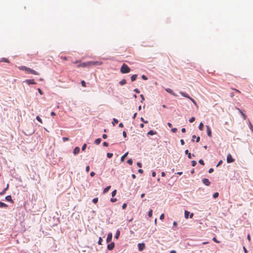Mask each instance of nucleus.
Wrapping results in <instances>:
<instances>
[{
  "instance_id": "6e6d98bb",
  "label": "nucleus",
  "mask_w": 253,
  "mask_h": 253,
  "mask_svg": "<svg viewBox=\"0 0 253 253\" xmlns=\"http://www.w3.org/2000/svg\"><path fill=\"white\" fill-rule=\"evenodd\" d=\"M94 175H95V172H93V171L91 172H90V175L91 177L94 176Z\"/></svg>"
},
{
  "instance_id": "dca6fc26",
  "label": "nucleus",
  "mask_w": 253,
  "mask_h": 253,
  "mask_svg": "<svg viewBox=\"0 0 253 253\" xmlns=\"http://www.w3.org/2000/svg\"><path fill=\"white\" fill-rule=\"evenodd\" d=\"M128 152L126 153L124 155H123L121 157V161L124 162L125 158L127 156Z\"/></svg>"
},
{
  "instance_id": "6e6552de",
  "label": "nucleus",
  "mask_w": 253,
  "mask_h": 253,
  "mask_svg": "<svg viewBox=\"0 0 253 253\" xmlns=\"http://www.w3.org/2000/svg\"><path fill=\"white\" fill-rule=\"evenodd\" d=\"M115 247V244L113 242L111 243L110 244H108L107 246V249L111 251Z\"/></svg>"
},
{
  "instance_id": "f8f14e48",
  "label": "nucleus",
  "mask_w": 253,
  "mask_h": 253,
  "mask_svg": "<svg viewBox=\"0 0 253 253\" xmlns=\"http://www.w3.org/2000/svg\"><path fill=\"white\" fill-rule=\"evenodd\" d=\"M112 239V234L111 233H109L106 239L107 243H109L111 242Z\"/></svg>"
},
{
  "instance_id": "8fccbe9b",
  "label": "nucleus",
  "mask_w": 253,
  "mask_h": 253,
  "mask_svg": "<svg viewBox=\"0 0 253 253\" xmlns=\"http://www.w3.org/2000/svg\"><path fill=\"white\" fill-rule=\"evenodd\" d=\"M38 91H39V92L40 93V94H41V95L43 94V92L42 91V90L40 88H38Z\"/></svg>"
},
{
  "instance_id": "4be33fe9",
  "label": "nucleus",
  "mask_w": 253,
  "mask_h": 253,
  "mask_svg": "<svg viewBox=\"0 0 253 253\" xmlns=\"http://www.w3.org/2000/svg\"><path fill=\"white\" fill-rule=\"evenodd\" d=\"M156 133H157V132H156V131H154L153 130H150V131H149L148 132L147 134H148V135H153L156 134Z\"/></svg>"
},
{
  "instance_id": "2f4dec72",
  "label": "nucleus",
  "mask_w": 253,
  "mask_h": 253,
  "mask_svg": "<svg viewBox=\"0 0 253 253\" xmlns=\"http://www.w3.org/2000/svg\"><path fill=\"white\" fill-rule=\"evenodd\" d=\"M127 163L130 165H131L132 164V163H133V161H132V159H129L127 161Z\"/></svg>"
},
{
  "instance_id": "37998d69",
  "label": "nucleus",
  "mask_w": 253,
  "mask_h": 253,
  "mask_svg": "<svg viewBox=\"0 0 253 253\" xmlns=\"http://www.w3.org/2000/svg\"><path fill=\"white\" fill-rule=\"evenodd\" d=\"M86 147V144H84L83 145V147H82V150L84 151Z\"/></svg>"
},
{
  "instance_id": "39448f33",
  "label": "nucleus",
  "mask_w": 253,
  "mask_h": 253,
  "mask_svg": "<svg viewBox=\"0 0 253 253\" xmlns=\"http://www.w3.org/2000/svg\"><path fill=\"white\" fill-rule=\"evenodd\" d=\"M235 161V160L232 157L230 154H228L227 156V162L228 163H231Z\"/></svg>"
},
{
  "instance_id": "0e129e2a",
  "label": "nucleus",
  "mask_w": 253,
  "mask_h": 253,
  "mask_svg": "<svg viewBox=\"0 0 253 253\" xmlns=\"http://www.w3.org/2000/svg\"><path fill=\"white\" fill-rule=\"evenodd\" d=\"M213 169L212 168H211L209 170V173H211L213 171Z\"/></svg>"
},
{
  "instance_id": "412c9836",
  "label": "nucleus",
  "mask_w": 253,
  "mask_h": 253,
  "mask_svg": "<svg viewBox=\"0 0 253 253\" xmlns=\"http://www.w3.org/2000/svg\"><path fill=\"white\" fill-rule=\"evenodd\" d=\"M126 80L125 79H123L122 80H121L119 84H120V85H123L124 84H126Z\"/></svg>"
},
{
  "instance_id": "6ab92c4d",
  "label": "nucleus",
  "mask_w": 253,
  "mask_h": 253,
  "mask_svg": "<svg viewBox=\"0 0 253 253\" xmlns=\"http://www.w3.org/2000/svg\"><path fill=\"white\" fill-rule=\"evenodd\" d=\"M185 153L186 154L188 155V157L189 159H191V158H192L191 154L189 152L188 150H186L185 151Z\"/></svg>"
},
{
  "instance_id": "1a4fd4ad",
  "label": "nucleus",
  "mask_w": 253,
  "mask_h": 253,
  "mask_svg": "<svg viewBox=\"0 0 253 253\" xmlns=\"http://www.w3.org/2000/svg\"><path fill=\"white\" fill-rule=\"evenodd\" d=\"M91 63H90L91 66L93 65H101L102 63L100 61H90Z\"/></svg>"
},
{
  "instance_id": "72a5a7b5",
  "label": "nucleus",
  "mask_w": 253,
  "mask_h": 253,
  "mask_svg": "<svg viewBox=\"0 0 253 253\" xmlns=\"http://www.w3.org/2000/svg\"><path fill=\"white\" fill-rule=\"evenodd\" d=\"M218 195L219 194L218 192H215V193L213 194V197L214 198H216L218 196Z\"/></svg>"
},
{
  "instance_id": "f257e3e1",
  "label": "nucleus",
  "mask_w": 253,
  "mask_h": 253,
  "mask_svg": "<svg viewBox=\"0 0 253 253\" xmlns=\"http://www.w3.org/2000/svg\"><path fill=\"white\" fill-rule=\"evenodd\" d=\"M18 68L20 70L25 71V72L29 74H32L35 75H39V73L37 71L30 68L27 67L25 66H19L18 67Z\"/></svg>"
},
{
  "instance_id": "20e7f679",
  "label": "nucleus",
  "mask_w": 253,
  "mask_h": 253,
  "mask_svg": "<svg viewBox=\"0 0 253 253\" xmlns=\"http://www.w3.org/2000/svg\"><path fill=\"white\" fill-rule=\"evenodd\" d=\"M90 63H91L90 61H88L86 62H84V63H82L81 64L78 65L77 67H85L87 66H91Z\"/></svg>"
},
{
  "instance_id": "f704fd0d",
  "label": "nucleus",
  "mask_w": 253,
  "mask_h": 253,
  "mask_svg": "<svg viewBox=\"0 0 253 253\" xmlns=\"http://www.w3.org/2000/svg\"><path fill=\"white\" fill-rule=\"evenodd\" d=\"M98 201V198H94V199H93L92 202H93L94 204H96V203H97Z\"/></svg>"
},
{
  "instance_id": "f03ea898",
  "label": "nucleus",
  "mask_w": 253,
  "mask_h": 253,
  "mask_svg": "<svg viewBox=\"0 0 253 253\" xmlns=\"http://www.w3.org/2000/svg\"><path fill=\"white\" fill-rule=\"evenodd\" d=\"M120 71L122 74H126L130 72V69L126 64H123L121 68Z\"/></svg>"
},
{
  "instance_id": "aec40b11",
  "label": "nucleus",
  "mask_w": 253,
  "mask_h": 253,
  "mask_svg": "<svg viewBox=\"0 0 253 253\" xmlns=\"http://www.w3.org/2000/svg\"><path fill=\"white\" fill-rule=\"evenodd\" d=\"M101 141V138H97L95 140V143L96 144V145H99L100 142Z\"/></svg>"
},
{
  "instance_id": "b1692460",
  "label": "nucleus",
  "mask_w": 253,
  "mask_h": 253,
  "mask_svg": "<svg viewBox=\"0 0 253 253\" xmlns=\"http://www.w3.org/2000/svg\"><path fill=\"white\" fill-rule=\"evenodd\" d=\"M110 188H111V186H107V187H106V188L104 189V190H103V193H107V192L109 190V189H110Z\"/></svg>"
},
{
  "instance_id": "774afa93",
  "label": "nucleus",
  "mask_w": 253,
  "mask_h": 253,
  "mask_svg": "<svg viewBox=\"0 0 253 253\" xmlns=\"http://www.w3.org/2000/svg\"><path fill=\"white\" fill-rule=\"evenodd\" d=\"M152 175L153 177H155L156 176V172L155 171H153L152 173Z\"/></svg>"
},
{
  "instance_id": "c756f323",
  "label": "nucleus",
  "mask_w": 253,
  "mask_h": 253,
  "mask_svg": "<svg viewBox=\"0 0 253 253\" xmlns=\"http://www.w3.org/2000/svg\"><path fill=\"white\" fill-rule=\"evenodd\" d=\"M36 119L40 122L41 123V124H42V120L41 119V118L38 116H37L36 117Z\"/></svg>"
},
{
  "instance_id": "4c0bfd02",
  "label": "nucleus",
  "mask_w": 253,
  "mask_h": 253,
  "mask_svg": "<svg viewBox=\"0 0 253 253\" xmlns=\"http://www.w3.org/2000/svg\"><path fill=\"white\" fill-rule=\"evenodd\" d=\"M195 118H194V117H192V118H191L189 119V122H190V123H193V122H194L195 121Z\"/></svg>"
},
{
  "instance_id": "e2e57ef3",
  "label": "nucleus",
  "mask_w": 253,
  "mask_h": 253,
  "mask_svg": "<svg viewBox=\"0 0 253 253\" xmlns=\"http://www.w3.org/2000/svg\"><path fill=\"white\" fill-rule=\"evenodd\" d=\"M63 140L64 141H68L69 140V138L68 137H63Z\"/></svg>"
},
{
  "instance_id": "a878e982",
  "label": "nucleus",
  "mask_w": 253,
  "mask_h": 253,
  "mask_svg": "<svg viewBox=\"0 0 253 253\" xmlns=\"http://www.w3.org/2000/svg\"><path fill=\"white\" fill-rule=\"evenodd\" d=\"M189 213H190V212L189 211H185L184 216H185V218H188V216H189Z\"/></svg>"
},
{
  "instance_id": "338daca9",
  "label": "nucleus",
  "mask_w": 253,
  "mask_h": 253,
  "mask_svg": "<svg viewBox=\"0 0 253 253\" xmlns=\"http://www.w3.org/2000/svg\"><path fill=\"white\" fill-rule=\"evenodd\" d=\"M138 171L140 173H143V170L142 169H139Z\"/></svg>"
},
{
  "instance_id": "2eb2a0df",
  "label": "nucleus",
  "mask_w": 253,
  "mask_h": 253,
  "mask_svg": "<svg viewBox=\"0 0 253 253\" xmlns=\"http://www.w3.org/2000/svg\"><path fill=\"white\" fill-rule=\"evenodd\" d=\"M238 110H239V111L240 112V113H241V116H242L243 118L244 119V120H246V118H247V116L246 115L241 111V110L239 108H238Z\"/></svg>"
},
{
  "instance_id": "ddd939ff",
  "label": "nucleus",
  "mask_w": 253,
  "mask_h": 253,
  "mask_svg": "<svg viewBox=\"0 0 253 253\" xmlns=\"http://www.w3.org/2000/svg\"><path fill=\"white\" fill-rule=\"evenodd\" d=\"M166 91L167 92H168V93L172 94V95L174 96H176L177 95L175 94V93L170 88H166Z\"/></svg>"
},
{
  "instance_id": "7ed1b4c3",
  "label": "nucleus",
  "mask_w": 253,
  "mask_h": 253,
  "mask_svg": "<svg viewBox=\"0 0 253 253\" xmlns=\"http://www.w3.org/2000/svg\"><path fill=\"white\" fill-rule=\"evenodd\" d=\"M179 93L182 96L186 97V98H188L189 99H190L193 103V104L195 105V106L197 107V108L198 107V106L196 102L195 101V100L193 98H192V97H191L189 95H188L187 93L183 92H181V91L179 92Z\"/></svg>"
},
{
  "instance_id": "7c9ffc66",
  "label": "nucleus",
  "mask_w": 253,
  "mask_h": 253,
  "mask_svg": "<svg viewBox=\"0 0 253 253\" xmlns=\"http://www.w3.org/2000/svg\"><path fill=\"white\" fill-rule=\"evenodd\" d=\"M1 61L2 62H6V63L9 62V60L5 58H2L1 60Z\"/></svg>"
},
{
  "instance_id": "9b49d317",
  "label": "nucleus",
  "mask_w": 253,
  "mask_h": 253,
  "mask_svg": "<svg viewBox=\"0 0 253 253\" xmlns=\"http://www.w3.org/2000/svg\"><path fill=\"white\" fill-rule=\"evenodd\" d=\"M206 127H207L208 135L209 137H211L212 135H211V131L210 127L209 126H206Z\"/></svg>"
},
{
  "instance_id": "e433bc0d",
  "label": "nucleus",
  "mask_w": 253,
  "mask_h": 253,
  "mask_svg": "<svg viewBox=\"0 0 253 253\" xmlns=\"http://www.w3.org/2000/svg\"><path fill=\"white\" fill-rule=\"evenodd\" d=\"M107 156L108 158H111L113 156V154L111 153H108Z\"/></svg>"
},
{
  "instance_id": "58836bf2",
  "label": "nucleus",
  "mask_w": 253,
  "mask_h": 253,
  "mask_svg": "<svg viewBox=\"0 0 253 253\" xmlns=\"http://www.w3.org/2000/svg\"><path fill=\"white\" fill-rule=\"evenodd\" d=\"M81 84H82L83 86H84V87H85L86 86V84H85V82L84 81H81Z\"/></svg>"
},
{
  "instance_id": "79ce46f5",
  "label": "nucleus",
  "mask_w": 253,
  "mask_h": 253,
  "mask_svg": "<svg viewBox=\"0 0 253 253\" xmlns=\"http://www.w3.org/2000/svg\"><path fill=\"white\" fill-rule=\"evenodd\" d=\"M102 239H101V237H99V241H98V244L99 245H101L102 244Z\"/></svg>"
},
{
  "instance_id": "5701e85b",
  "label": "nucleus",
  "mask_w": 253,
  "mask_h": 253,
  "mask_svg": "<svg viewBox=\"0 0 253 253\" xmlns=\"http://www.w3.org/2000/svg\"><path fill=\"white\" fill-rule=\"evenodd\" d=\"M136 78H137V75H133L131 77V80L132 82H134V81L136 80Z\"/></svg>"
},
{
  "instance_id": "9d476101",
  "label": "nucleus",
  "mask_w": 253,
  "mask_h": 253,
  "mask_svg": "<svg viewBox=\"0 0 253 253\" xmlns=\"http://www.w3.org/2000/svg\"><path fill=\"white\" fill-rule=\"evenodd\" d=\"M203 183L205 184L206 186H209L210 185L211 182L207 178H204L202 180Z\"/></svg>"
},
{
  "instance_id": "680f3d73",
  "label": "nucleus",
  "mask_w": 253,
  "mask_h": 253,
  "mask_svg": "<svg viewBox=\"0 0 253 253\" xmlns=\"http://www.w3.org/2000/svg\"><path fill=\"white\" fill-rule=\"evenodd\" d=\"M250 128L252 131H253V126L251 123H250Z\"/></svg>"
},
{
  "instance_id": "13d9d810",
  "label": "nucleus",
  "mask_w": 253,
  "mask_h": 253,
  "mask_svg": "<svg viewBox=\"0 0 253 253\" xmlns=\"http://www.w3.org/2000/svg\"><path fill=\"white\" fill-rule=\"evenodd\" d=\"M103 144V146H106V147L108 146V143L106 142H104Z\"/></svg>"
},
{
  "instance_id": "09e8293b",
  "label": "nucleus",
  "mask_w": 253,
  "mask_h": 253,
  "mask_svg": "<svg viewBox=\"0 0 253 253\" xmlns=\"http://www.w3.org/2000/svg\"><path fill=\"white\" fill-rule=\"evenodd\" d=\"M126 206H127L126 204V203H124V204L123 205V206H122V208H123V209H125L126 208Z\"/></svg>"
},
{
  "instance_id": "cd10ccee",
  "label": "nucleus",
  "mask_w": 253,
  "mask_h": 253,
  "mask_svg": "<svg viewBox=\"0 0 253 253\" xmlns=\"http://www.w3.org/2000/svg\"><path fill=\"white\" fill-rule=\"evenodd\" d=\"M118 123V120L115 118L113 119L112 124L114 126L116 124H117Z\"/></svg>"
},
{
  "instance_id": "473e14b6",
  "label": "nucleus",
  "mask_w": 253,
  "mask_h": 253,
  "mask_svg": "<svg viewBox=\"0 0 253 253\" xmlns=\"http://www.w3.org/2000/svg\"><path fill=\"white\" fill-rule=\"evenodd\" d=\"M152 212H153V211L152 210H150L148 212V216L151 217H152Z\"/></svg>"
},
{
  "instance_id": "a18cd8bd",
  "label": "nucleus",
  "mask_w": 253,
  "mask_h": 253,
  "mask_svg": "<svg viewBox=\"0 0 253 253\" xmlns=\"http://www.w3.org/2000/svg\"><path fill=\"white\" fill-rule=\"evenodd\" d=\"M140 120L141 121H142L143 123H144L145 124L148 123V121H145L144 119H143V118H142V117L141 118Z\"/></svg>"
},
{
  "instance_id": "69168bd1",
  "label": "nucleus",
  "mask_w": 253,
  "mask_h": 253,
  "mask_svg": "<svg viewBox=\"0 0 253 253\" xmlns=\"http://www.w3.org/2000/svg\"><path fill=\"white\" fill-rule=\"evenodd\" d=\"M102 137L103 139H106L107 137V135L105 134H103Z\"/></svg>"
},
{
  "instance_id": "423d86ee",
  "label": "nucleus",
  "mask_w": 253,
  "mask_h": 253,
  "mask_svg": "<svg viewBox=\"0 0 253 253\" xmlns=\"http://www.w3.org/2000/svg\"><path fill=\"white\" fill-rule=\"evenodd\" d=\"M138 249L140 251H143L145 248V246L144 243L138 244Z\"/></svg>"
},
{
  "instance_id": "c03bdc74",
  "label": "nucleus",
  "mask_w": 253,
  "mask_h": 253,
  "mask_svg": "<svg viewBox=\"0 0 253 253\" xmlns=\"http://www.w3.org/2000/svg\"><path fill=\"white\" fill-rule=\"evenodd\" d=\"M164 217H165L164 214H163H163H162L160 215V219L161 220H163V219H164Z\"/></svg>"
},
{
  "instance_id": "393cba45",
  "label": "nucleus",
  "mask_w": 253,
  "mask_h": 253,
  "mask_svg": "<svg viewBox=\"0 0 253 253\" xmlns=\"http://www.w3.org/2000/svg\"><path fill=\"white\" fill-rule=\"evenodd\" d=\"M120 235V230H118L116 232V235L115 236V238H116V239H118L119 236Z\"/></svg>"
},
{
  "instance_id": "a19ab883",
  "label": "nucleus",
  "mask_w": 253,
  "mask_h": 253,
  "mask_svg": "<svg viewBox=\"0 0 253 253\" xmlns=\"http://www.w3.org/2000/svg\"><path fill=\"white\" fill-rule=\"evenodd\" d=\"M199 163L202 165H205V163H204V162L203 160H200L199 161Z\"/></svg>"
},
{
  "instance_id": "f3484780",
  "label": "nucleus",
  "mask_w": 253,
  "mask_h": 253,
  "mask_svg": "<svg viewBox=\"0 0 253 253\" xmlns=\"http://www.w3.org/2000/svg\"><path fill=\"white\" fill-rule=\"evenodd\" d=\"M7 205L4 203L0 202V208H6Z\"/></svg>"
},
{
  "instance_id": "052dcab7",
  "label": "nucleus",
  "mask_w": 253,
  "mask_h": 253,
  "mask_svg": "<svg viewBox=\"0 0 253 253\" xmlns=\"http://www.w3.org/2000/svg\"><path fill=\"white\" fill-rule=\"evenodd\" d=\"M134 91L137 93H139L140 92L139 90L137 88L134 89Z\"/></svg>"
},
{
  "instance_id": "c85d7f7f",
  "label": "nucleus",
  "mask_w": 253,
  "mask_h": 253,
  "mask_svg": "<svg viewBox=\"0 0 253 253\" xmlns=\"http://www.w3.org/2000/svg\"><path fill=\"white\" fill-rule=\"evenodd\" d=\"M8 187V185H7L6 188H5L2 192H0V195H2L3 194H4V193L5 192V191L7 189Z\"/></svg>"
},
{
  "instance_id": "49530a36",
  "label": "nucleus",
  "mask_w": 253,
  "mask_h": 253,
  "mask_svg": "<svg viewBox=\"0 0 253 253\" xmlns=\"http://www.w3.org/2000/svg\"><path fill=\"white\" fill-rule=\"evenodd\" d=\"M177 131V128H172L171 129V131L173 133H175Z\"/></svg>"
},
{
  "instance_id": "864d4df0",
  "label": "nucleus",
  "mask_w": 253,
  "mask_h": 253,
  "mask_svg": "<svg viewBox=\"0 0 253 253\" xmlns=\"http://www.w3.org/2000/svg\"><path fill=\"white\" fill-rule=\"evenodd\" d=\"M137 166H138V167H139V168H141V167H142V164H141V163H140V162H138V163H137Z\"/></svg>"
},
{
  "instance_id": "ea45409f",
  "label": "nucleus",
  "mask_w": 253,
  "mask_h": 253,
  "mask_svg": "<svg viewBox=\"0 0 253 253\" xmlns=\"http://www.w3.org/2000/svg\"><path fill=\"white\" fill-rule=\"evenodd\" d=\"M116 193H117V190H114L112 193V197H114L116 194Z\"/></svg>"
},
{
  "instance_id": "de8ad7c7",
  "label": "nucleus",
  "mask_w": 253,
  "mask_h": 253,
  "mask_svg": "<svg viewBox=\"0 0 253 253\" xmlns=\"http://www.w3.org/2000/svg\"><path fill=\"white\" fill-rule=\"evenodd\" d=\"M89 169H90L89 166H86V169H85L86 171L87 172H89Z\"/></svg>"
},
{
  "instance_id": "c9c22d12",
  "label": "nucleus",
  "mask_w": 253,
  "mask_h": 253,
  "mask_svg": "<svg viewBox=\"0 0 253 253\" xmlns=\"http://www.w3.org/2000/svg\"><path fill=\"white\" fill-rule=\"evenodd\" d=\"M191 163H192V166L193 167H195L196 165V164H197V162H196V161H192L191 162Z\"/></svg>"
},
{
  "instance_id": "a211bd4d",
  "label": "nucleus",
  "mask_w": 253,
  "mask_h": 253,
  "mask_svg": "<svg viewBox=\"0 0 253 253\" xmlns=\"http://www.w3.org/2000/svg\"><path fill=\"white\" fill-rule=\"evenodd\" d=\"M5 200L7 201H10L13 202L11 196H7L5 197Z\"/></svg>"
},
{
  "instance_id": "4d7b16f0",
  "label": "nucleus",
  "mask_w": 253,
  "mask_h": 253,
  "mask_svg": "<svg viewBox=\"0 0 253 253\" xmlns=\"http://www.w3.org/2000/svg\"><path fill=\"white\" fill-rule=\"evenodd\" d=\"M142 78L143 80H147V77H146V76H145V75H142Z\"/></svg>"
},
{
  "instance_id": "5fc2aeb1",
  "label": "nucleus",
  "mask_w": 253,
  "mask_h": 253,
  "mask_svg": "<svg viewBox=\"0 0 253 253\" xmlns=\"http://www.w3.org/2000/svg\"><path fill=\"white\" fill-rule=\"evenodd\" d=\"M111 201L113 203L115 202L116 201H117V199L116 198H112L111 199Z\"/></svg>"
},
{
  "instance_id": "bf43d9fd",
  "label": "nucleus",
  "mask_w": 253,
  "mask_h": 253,
  "mask_svg": "<svg viewBox=\"0 0 253 253\" xmlns=\"http://www.w3.org/2000/svg\"><path fill=\"white\" fill-rule=\"evenodd\" d=\"M123 136L124 137H126V132L125 131H124L123 132Z\"/></svg>"
},
{
  "instance_id": "3c124183",
  "label": "nucleus",
  "mask_w": 253,
  "mask_h": 253,
  "mask_svg": "<svg viewBox=\"0 0 253 253\" xmlns=\"http://www.w3.org/2000/svg\"><path fill=\"white\" fill-rule=\"evenodd\" d=\"M212 240L213 241H214L216 243H219V242L216 239L215 237L213 238Z\"/></svg>"
},
{
  "instance_id": "bb28decb",
  "label": "nucleus",
  "mask_w": 253,
  "mask_h": 253,
  "mask_svg": "<svg viewBox=\"0 0 253 253\" xmlns=\"http://www.w3.org/2000/svg\"><path fill=\"white\" fill-rule=\"evenodd\" d=\"M203 128H204V125H203V123H201L199 126V129L200 130H203Z\"/></svg>"
},
{
  "instance_id": "603ef678",
  "label": "nucleus",
  "mask_w": 253,
  "mask_h": 253,
  "mask_svg": "<svg viewBox=\"0 0 253 253\" xmlns=\"http://www.w3.org/2000/svg\"><path fill=\"white\" fill-rule=\"evenodd\" d=\"M222 163V160L219 161V162L218 163L217 165H216V167L219 166L220 165H221Z\"/></svg>"
},
{
  "instance_id": "0eeeda50",
  "label": "nucleus",
  "mask_w": 253,
  "mask_h": 253,
  "mask_svg": "<svg viewBox=\"0 0 253 253\" xmlns=\"http://www.w3.org/2000/svg\"><path fill=\"white\" fill-rule=\"evenodd\" d=\"M25 82H26L28 84H36V82H35L34 80H26Z\"/></svg>"
},
{
  "instance_id": "4468645a",
  "label": "nucleus",
  "mask_w": 253,
  "mask_h": 253,
  "mask_svg": "<svg viewBox=\"0 0 253 253\" xmlns=\"http://www.w3.org/2000/svg\"><path fill=\"white\" fill-rule=\"evenodd\" d=\"M80 151V148L79 147H76L74 149L73 153L74 154V155H77L78 153H79Z\"/></svg>"
}]
</instances>
